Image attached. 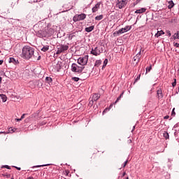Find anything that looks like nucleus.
Returning <instances> with one entry per match:
<instances>
[{
	"label": "nucleus",
	"instance_id": "13",
	"mask_svg": "<svg viewBox=\"0 0 179 179\" xmlns=\"http://www.w3.org/2000/svg\"><path fill=\"white\" fill-rule=\"evenodd\" d=\"M100 5H101V3L99 2L92 8V13H96V12L100 9Z\"/></svg>",
	"mask_w": 179,
	"mask_h": 179
},
{
	"label": "nucleus",
	"instance_id": "35",
	"mask_svg": "<svg viewBox=\"0 0 179 179\" xmlns=\"http://www.w3.org/2000/svg\"><path fill=\"white\" fill-rule=\"evenodd\" d=\"M176 85H177V80L174 79V82L172 83L173 87H175Z\"/></svg>",
	"mask_w": 179,
	"mask_h": 179
},
{
	"label": "nucleus",
	"instance_id": "1",
	"mask_svg": "<svg viewBox=\"0 0 179 179\" xmlns=\"http://www.w3.org/2000/svg\"><path fill=\"white\" fill-rule=\"evenodd\" d=\"M24 59H36V55H34V48L29 45H24L22 48V53L20 55Z\"/></svg>",
	"mask_w": 179,
	"mask_h": 179
},
{
	"label": "nucleus",
	"instance_id": "5",
	"mask_svg": "<svg viewBox=\"0 0 179 179\" xmlns=\"http://www.w3.org/2000/svg\"><path fill=\"white\" fill-rule=\"evenodd\" d=\"M87 61H89V56L85 55L84 57H79L77 62L79 65H81V66H85V65L87 64Z\"/></svg>",
	"mask_w": 179,
	"mask_h": 179
},
{
	"label": "nucleus",
	"instance_id": "12",
	"mask_svg": "<svg viewBox=\"0 0 179 179\" xmlns=\"http://www.w3.org/2000/svg\"><path fill=\"white\" fill-rule=\"evenodd\" d=\"M63 64L61 62H57L56 65H55V69L57 72H59L61 71V68H62Z\"/></svg>",
	"mask_w": 179,
	"mask_h": 179
},
{
	"label": "nucleus",
	"instance_id": "10",
	"mask_svg": "<svg viewBox=\"0 0 179 179\" xmlns=\"http://www.w3.org/2000/svg\"><path fill=\"white\" fill-rule=\"evenodd\" d=\"M127 5V0H118L116 3V6L119 9H122V8H124Z\"/></svg>",
	"mask_w": 179,
	"mask_h": 179
},
{
	"label": "nucleus",
	"instance_id": "53",
	"mask_svg": "<svg viewBox=\"0 0 179 179\" xmlns=\"http://www.w3.org/2000/svg\"><path fill=\"white\" fill-rule=\"evenodd\" d=\"M111 107H113V104L110 105L109 108H111Z\"/></svg>",
	"mask_w": 179,
	"mask_h": 179
},
{
	"label": "nucleus",
	"instance_id": "20",
	"mask_svg": "<svg viewBox=\"0 0 179 179\" xmlns=\"http://www.w3.org/2000/svg\"><path fill=\"white\" fill-rule=\"evenodd\" d=\"M0 97H1V100H2V101H3V103L6 102L7 97L6 96L5 94H0Z\"/></svg>",
	"mask_w": 179,
	"mask_h": 179
},
{
	"label": "nucleus",
	"instance_id": "34",
	"mask_svg": "<svg viewBox=\"0 0 179 179\" xmlns=\"http://www.w3.org/2000/svg\"><path fill=\"white\" fill-rule=\"evenodd\" d=\"M94 103V101H93V99L90 100L89 102V106H90V107H92V106H93Z\"/></svg>",
	"mask_w": 179,
	"mask_h": 179
},
{
	"label": "nucleus",
	"instance_id": "8",
	"mask_svg": "<svg viewBox=\"0 0 179 179\" xmlns=\"http://www.w3.org/2000/svg\"><path fill=\"white\" fill-rule=\"evenodd\" d=\"M69 48V46L67 45H61L57 48V54H61V52H64V51H67Z\"/></svg>",
	"mask_w": 179,
	"mask_h": 179
},
{
	"label": "nucleus",
	"instance_id": "38",
	"mask_svg": "<svg viewBox=\"0 0 179 179\" xmlns=\"http://www.w3.org/2000/svg\"><path fill=\"white\" fill-rule=\"evenodd\" d=\"M107 111H110V109L106 108V109L103 111V114H104V113H107Z\"/></svg>",
	"mask_w": 179,
	"mask_h": 179
},
{
	"label": "nucleus",
	"instance_id": "4",
	"mask_svg": "<svg viewBox=\"0 0 179 179\" xmlns=\"http://www.w3.org/2000/svg\"><path fill=\"white\" fill-rule=\"evenodd\" d=\"M103 51L104 50H103V48L101 47H94L92 48L91 54H92V55H94L95 57H97L100 55Z\"/></svg>",
	"mask_w": 179,
	"mask_h": 179
},
{
	"label": "nucleus",
	"instance_id": "22",
	"mask_svg": "<svg viewBox=\"0 0 179 179\" xmlns=\"http://www.w3.org/2000/svg\"><path fill=\"white\" fill-rule=\"evenodd\" d=\"M162 34H164V32L163 31H158L157 34H155V37H160Z\"/></svg>",
	"mask_w": 179,
	"mask_h": 179
},
{
	"label": "nucleus",
	"instance_id": "41",
	"mask_svg": "<svg viewBox=\"0 0 179 179\" xmlns=\"http://www.w3.org/2000/svg\"><path fill=\"white\" fill-rule=\"evenodd\" d=\"M174 110H175V108H173L172 110V115H173V117H174V115H176V112H174Z\"/></svg>",
	"mask_w": 179,
	"mask_h": 179
},
{
	"label": "nucleus",
	"instance_id": "28",
	"mask_svg": "<svg viewBox=\"0 0 179 179\" xmlns=\"http://www.w3.org/2000/svg\"><path fill=\"white\" fill-rule=\"evenodd\" d=\"M101 19H103V15L95 17V20H101Z\"/></svg>",
	"mask_w": 179,
	"mask_h": 179
},
{
	"label": "nucleus",
	"instance_id": "16",
	"mask_svg": "<svg viewBox=\"0 0 179 179\" xmlns=\"http://www.w3.org/2000/svg\"><path fill=\"white\" fill-rule=\"evenodd\" d=\"M158 99H163V93L162 92V89H159L157 92Z\"/></svg>",
	"mask_w": 179,
	"mask_h": 179
},
{
	"label": "nucleus",
	"instance_id": "36",
	"mask_svg": "<svg viewBox=\"0 0 179 179\" xmlns=\"http://www.w3.org/2000/svg\"><path fill=\"white\" fill-rule=\"evenodd\" d=\"M5 169H8V170H10V166H8V165H5L3 166Z\"/></svg>",
	"mask_w": 179,
	"mask_h": 179
},
{
	"label": "nucleus",
	"instance_id": "47",
	"mask_svg": "<svg viewBox=\"0 0 179 179\" xmlns=\"http://www.w3.org/2000/svg\"><path fill=\"white\" fill-rule=\"evenodd\" d=\"M15 121H17V122L22 121V119H21V118H20V119H15Z\"/></svg>",
	"mask_w": 179,
	"mask_h": 179
},
{
	"label": "nucleus",
	"instance_id": "6",
	"mask_svg": "<svg viewBox=\"0 0 179 179\" xmlns=\"http://www.w3.org/2000/svg\"><path fill=\"white\" fill-rule=\"evenodd\" d=\"M85 19H86V14L85 13L76 14L73 17L74 22H80V20H85Z\"/></svg>",
	"mask_w": 179,
	"mask_h": 179
},
{
	"label": "nucleus",
	"instance_id": "30",
	"mask_svg": "<svg viewBox=\"0 0 179 179\" xmlns=\"http://www.w3.org/2000/svg\"><path fill=\"white\" fill-rule=\"evenodd\" d=\"M50 166V164H43V165L34 166H33V169H34V167H36V168H38V167H45V166Z\"/></svg>",
	"mask_w": 179,
	"mask_h": 179
},
{
	"label": "nucleus",
	"instance_id": "7",
	"mask_svg": "<svg viewBox=\"0 0 179 179\" xmlns=\"http://www.w3.org/2000/svg\"><path fill=\"white\" fill-rule=\"evenodd\" d=\"M43 30L47 37H51L54 34V29L50 27H45Z\"/></svg>",
	"mask_w": 179,
	"mask_h": 179
},
{
	"label": "nucleus",
	"instance_id": "9",
	"mask_svg": "<svg viewBox=\"0 0 179 179\" xmlns=\"http://www.w3.org/2000/svg\"><path fill=\"white\" fill-rule=\"evenodd\" d=\"M141 49L139 50L138 52L136 54V56L134 57V65H138L139 64V60L141 59Z\"/></svg>",
	"mask_w": 179,
	"mask_h": 179
},
{
	"label": "nucleus",
	"instance_id": "25",
	"mask_svg": "<svg viewBox=\"0 0 179 179\" xmlns=\"http://www.w3.org/2000/svg\"><path fill=\"white\" fill-rule=\"evenodd\" d=\"M99 65H101V60H96V61L95 62L94 66H97V68H99Z\"/></svg>",
	"mask_w": 179,
	"mask_h": 179
},
{
	"label": "nucleus",
	"instance_id": "39",
	"mask_svg": "<svg viewBox=\"0 0 179 179\" xmlns=\"http://www.w3.org/2000/svg\"><path fill=\"white\" fill-rule=\"evenodd\" d=\"M25 116H26V113H24V114L21 116L20 119H21V120H23Z\"/></svg>",
	"mask_w": 179,
	"mask_h": 179
},
{
	"label": "nucleus",
	"instance_id": "50",
	"mask_svg": "<svg viewBox=\"0 0 179 179\" xmlns=\"http://www.w3.org/2000/svg\"><path fill=\"white\" fill-rule=\"evenodd\" d=\"M127 174V173H125V172H124L123 173H122V177H125V175Z\"/></svg>",
	"mask_w": 179,
	"mask_h": 179
},
{
	"label": "nucleus",
	"instance_id": "44",
	"mask_svg": "<svg viewBox=\"0 0 179 179\" xmlns=\"http://www.w3.org/2000/svg\"><path fill=\"white\" fill-rule=\"evenodd\" d=\"M139 79H141V75H139L138 76H137V78H136V80H139Z\"/></svg>",
	"mask_w": 179,
	"mask_h": 179
},
{
	"label": "nucleus",
	"instance_id": "19",
	"mask_svg": "<svg viewBox=\"0 0 179 179\" xmlns=\"http://www.w3.org/2000/svg\"><path fill=\"white\" fill-rule=\"evenodd\" d=\"M172 8H174V2H173L172 0L168 1V8L171 9Z\"/></svg>",
	"mask_w": 179,
	"mask_h": 179
},
{
	"label": "nucleus",
	"instance_id": "2",
	"mask_svg": "<svg viewBox=\"0 0 179 179\" xmlns=\"http://www.w3.org/2000/svg\"><path fill=\"white\" fill-rule=\"evenodd\" d=\"M83 69H85V66H79L75 63L71 64V71L74 72L75 73H82V72H83Z\"/></svg>",
	"mask_w": 179,
	"mask_h": 179
},
{
	"label": "nucleus",
	"instance_id": "27",
	"mask_svg": "<svg viewBox=\"0 0 179 179\" xmlns=\"http://www.w3.org/2000/svg\"><path fill=\"white\" fill-rule=\"evenodd\" d=\"M173 38H174V40H178L179 39V34H178V32L176 33L173 35Z\"/></svg>",
	"mask_w": 179,
	"mask_h": 179
},
{
	"label": "nucleus",
	"instance_id": "15",
	"mask_svg": "<svg viewBox=\"0 0 179 179\" xmlns=\"http://www.w3.org/2000/svg\"><path fill=\"white\" fill-rule=\"evenodd\" d=\"M100 99V95L99 94H94L92 100L96 101Z\"/></svg>",
	"mask_w": 179,
	"mask_h": 179
},
{
	"label": "nucleus",
	"instance_id": "40",
	"mask_svg": "<svg viewBox=\"0 0 179 179\" xmlns=\"http://www.w3.org/2000/svg\"><path fill=\"white\" fill-rule=\"evenodd\" d=\"M127 163H128V160H126L123 164V167H125V166H127Z\"/></svg>",
	"mask_w": 179,
	"mask_h": 179
},
{
	"label": "nucleus",
	"instance_id": "32",
	"mask_svg": "<svg viewBox=\"0 0 179 179\" xmlns=\"http://www.w3.org/2000/svg\"><path fill=\"white\" fill-rule=\"evenodd\" d=\"M150 71H152V66L146 68V73H148V72H150Z\"/></svg>",
	"mask_w": 179,
	"mask_h": 179
},
{
	"label": "nucleus",
	"instance_id": "43",
	"mask_svg": "<svg viewBox=\"0 0 179 179\" xmlns=\"http://www.w3.org/2000/svg\"><path fill=\"white\" fill-rule=\"evenodd\" d=\"M164 120H169V115H166V116H164Z\"/></svg>",
	"mask_w": 179,
	"mask_h": 179
},
{
	"label": "nucleus",
	"instance_id": "21",
	"mask_svg": "<svg viewBox=\"0 0 179 179\" xmlns=\"http://www.w3.org/2000/svg\"><path fill=\"white\" fill-rule=\"evenodd\" d=\"M48 50H50V46H48V45L43 46L41 48V51H43V52L48 51Z\"/></svg>",
	"mask_w": 179,
	"mask_h": 179
},
{
	"label": "nucleus",
	"instance_id": "17",
	"mask_svg": "<svg viewBox=\"0 0 179 179\" xmlns=\"http://www.w3.org/2000/svg\"><path fill=\"white\" fill-rule=\"evenodd\" d=\"M145 12H146V8H141V9L136 10L135 13H145Z\"/></svg>",
	"mask_w": 179,
	"mask_h": 179
},
{
	"label": "nucleus",
	"instance_id": "52",
	"mask_svg": "<svg viewBox=\"0 0 179 179\" xmlns=\"http://www.w3.org/2000/svg\"><path fill=\"white\" fill-rule=\"evenodd\" d=\"M2 82V78L0 77V83Z\"/></svg>",
	"mask_w": 179,
	"mask_h": 179
},
{
	"label": "nucleus",
	"instance_id": "26",
	"mask_svg": "<svg viewBox=\"0 0 179 179\" xmlns=\"http://www.w3.org/2000/svg\"><path fill=\"white\" fill-rule=\"evenodd\" d=\"M45 80L48 83H51V82H52V78H51V77H46Z\"/></svg>",
	"mask_w": 179,
	"mask_h": 179
},
{
	"label": "nucleus",
	"instance_id": "55",
	"mask_svg": "<svg viewBox=\"0 0 179 179\" xmlns=\"http://www.w3.org/2000/svg\"><path fill=\"white\" fill-rule=\"evenodd\" d=\"M5 134V132H3V131H0V134Z\"/></svg>",
	"mask_w": 179,
	"mask_h": 179
},
{
	"label": "nucleus",
	"instance_id": "48",
	"mask_svg": "<svg viewBox=\"0 0 179 179\" xmlns=\"http://www.w3.org/2000/svg\"><path fill=\"white\" fill-rule=\"evenodd\" d=\"M3 64V60H0V65H2Z\"/></svg>",
	"mask_w": 179,
	"mask_h": 179
},
{
	"label": "nucleus",
	"instance_id": "24",
	"mask_svg": "<svg viewBox=\"0 0 179 179\" xmlns=\"http://www.w3.org/2000/svg\"><path fill=\"white\" fill-rule=\"evenodd\" d=\"M163 136H164V138H165V139H169V138H170V136L169 135V133H167L166 131L164 132Z\"/></svg>",
	"mask_w": 179,
	"mask_h": 179
},
{
	"label": "nucleus",
	"instance_id": "3",
	"mask_svg": "<svg viewBox=\"0 0 179 179\" xmlns=\"http://www.w3.org/2000/svg\"><path fill=\"white\" fill-rule=\"evenodd\" d=\"M132 28V27L131 26H126L124 28H122L120 29H119L118 31H116L113 33V36L114 37H117L118 36H120V34H122L124 33H127V31H129V30H131V29Z\"/></svg>",
	"mask_w": 179,
	"mask_h": 179
},
{
	"label": "nucleus",
	"instance_id": "42",
	"mask_svg": "<svg viewBox=\"0 0 179 179\" xmlns=\"http://www.w3.org/2000/svg\"><path fill=\"white\" fill-rule=\"evenodd\" d=\"M124 94V93H122L121 94H120V96L117 98V99H119V100H121V97H122V95Z\"/></svg>",
	"mask_w": 179,
	"mask_h": 179
},
{
	"label": "nucleus",
	"instance_id": "33",
	"mask_svg": "<svg viewBox=\"0 0 179 179\" xmlns=\"http://www.w3.org/2000/svg\"><path fill=\"white\" fill-rule=\"evenodd\" d=\"M142 0H136L134 3V6H136L138 5V3H139V2H141Z\"/></svg>",
	"mask_w": 179,
	"mask_h": 179
},
{
	"label": "nucleus",
	"instance_id": "29",
	"mask_svg": "<svg viewBox=\"0 0 179 179\" xmlns=\"http://www.w3.org/2000/svg\"><path fill=\"white\" fill-rule=\"evenodd\" d=\"M80 78H78V77H72L71 80H73V82H79Z\"/></svg>",
	"mask_w": 179,
	"mask_h": 179
},
{
	"label": "nucleus",
	"instance_id": "18",
	"mask_svg": "<svg viewBox=\"0 0 179 179\" xmlns=\"http://www.w3.org/2000/svg\"><path fill=\"white\" fill-rule=\"evenodd\" d=\"M93 30H94V26H90L85 28V31H87V33H90V31H93Z\"/></svg>",
	"mask_w": 179,
	"mask_h": 179
},
{
	"label": "nucleus",
	"instance_id": "56",
	"mask_svg": "<svg viewBox=\"0 0 179 179\" xmlns=\"http://www.w3.org/2000/svg\"><path fill=\"white\" fill-rule=\"evenodd\" d=\"M11 179H13V178H11Z\"/></svg>",
	"mask_w": 179,
	"mask_h": 179
},
{
	"label": "nucleus",
	"instance_id": "46",
	"mask_svg": "<svg viewBox=\"0 0 179 179\" xmlns=\"http://www.w3.org/2000/svg\"><path fill=\"white\" fill-rule=\"evenodd\" d=\"M40 59H41V56H38L37 58V61H40Z\"/></svg>",
	"mask_w": 179,
	"mask_h": 179
},
{
	"label": "nucleus",
	"instance_id": "14",
	"mask_svg": "<svg viewBox=\"0 0 179 179\" xmlns=\"http://www.w3.org/2000/svg\"><path fill=\"white\" fill-rule=\"evenodd\" d=\"M8 62L10 64H14V65H17V64H19V62H16V59L13 57H10Z\"/></svg>",
	"mask_w": 179,
	"mask_h": 179
},
{
	"label": "nucleus",
	"instance_id": "51",
	"mask_svg": "<svg viewBox=\"0 0 179 179\" xmlns=\"http://www.w3.org/2000/svg\"><path fill=\"white\" fill-rule=\"evenodd\" d=\"M134 130H135V126L133 127V129L131 130V132H134Z\"/></svg>",
	"mask_w": 179,
	"mask_h": 179
},
{
	"label": "nucleus",
	"instance_id": "49",
	"mask_svg": "<svg viewBox=\"0 0 179 179\" xmlns=\"http://www.w3.org/2000/svg\"><path fill=\"white\" fill-rule=\"evenodd\" d=\"M17 170H21L20 167L14 166Z\"/></svg>",
	"mask_w": 179,
	"mask_h": 179
},
{
	"label": "nucleus",
	"instance_id": "23",
	"mask_svg": "<svg viewBox=\"0 0 179 179\" xmlns=\"http://www.w3.org/2000/svg\"><path fill=\"white\" fill-rule=\"evenodd\" d=\"M13 132H16V129L10 127L8 129V134H13Z\"/></svg>",
	"mask_w": 179,
	"mask_h": 179
},
{
	"label": "nucleus",
	"instance_id": "37",
	"mask_svg": "<svg viewBox=\"0 0 179 179\" xmlns=\"http://www.w3.org/2000/svg\"><path fill=\"white\" fill-rule=\"evenodd\" d=\"M174 46L176 47V48H179V43H175Z\"/></svg>",
	"mask_w": 179,
	"mask_h": 179
},
{
	"label": "nucleus",
	"instance_id": "54",
	"mask_svg": "<svg viewBox=\"0 0 179 179\" xmlns=\"http://www.w3.org/2000/svg\"><path fill=\"white\" fill-rule=\"evenodd\" d=\"M169 36L170 37V36H171V33L169 32Z\"/></svg>",
	"mask_w": 179,
	"mask_h": 179
},
{
	"label": "nucleus",
	"instance_id": "31",
	"mask_svg": "<svg viewBox=\"0 0 179 179\" xmlns=\"http://www.w3.org/2000/svg\"><path fill=\"white\" fill-rule=\"evenodd\" d=\"M107 64H108V62L107 61V59H106L103 62V65L102 66V69L106 68V66H107Z\"/></svg>",
	"mask_w": 179,
	"mask_h": 179
},
{
	"label": "nucleus",
	"instance_id": "11",
	"mask_svg": "<svg viewBox=\"0 0 179 179\" xmlns=\"http://www.w3.org/2000/svg\"><path fill=\"white\" fill-rule=\"evenodd\" d=\"M37 37H39L40 38H43L44 37H47V34H45V31L43 30H39L36 32Z\"/></svg>",
	"mask_w": 179,
	"mask_h": 179
},
{
	"label": "nucleus",
	"instance_id": "45",
	"mask_svg": "<svg viewBox=\"0 0 179 179\" xmlns=\"http://www.w3.org/2000/svg\"><path fill=\"white\" fill-rule=\"evenodd\" d=\"M118 101H120V99H116V101H115V104H117V103H118Z\"/></svg>",
	"mask_w": 179,
	"mask_h": 179
}]
</instances>
